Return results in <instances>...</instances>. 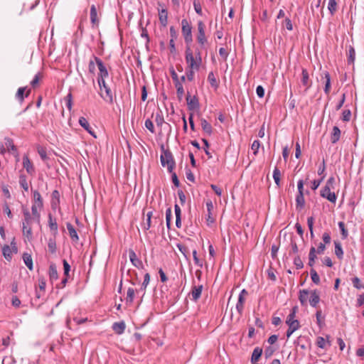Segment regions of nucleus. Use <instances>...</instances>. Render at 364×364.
<instances>
[{"mask_svg":"<svg viewBox=\"0 0 364 364\" xmlns=\"http://www.w3.org/2000/svg\"><path fill=\"white\" fill-rule=\"evenodd\" d=\"M31 93V89L27 90V87H19L16 93V98L21 103L23 102L25 97H28Z\"/></svg>","mask_w":364,"mask_h":364,"instance_id":"nucleus-12","label":"nucleus"},{"mask_svg":"<svg viewBox=\"0 0 364 364\" xmlns=\"http://www.w3.org/2000/svg\"><path fill=\"white\" fill-rule=\"evenodd\" d=\"M294 264L296 266V269H301L304 267L303 262H302L301 259L300 258V257H299V256H296L294 259Z\"/></svg>","mask_w":364,"mask_h":364,"instance_id":"nucleus-58","label":"nucleus"},{"mask_svg":"<svg viewBox=\"0 0 364 364\" xmlns=\"http://www.w3.org/2000/svg\"><path fill=\"white\" fill-rule=\"evenodd\" d=\"M78 122L80 124V126L83 127L90 134L93 136L95 138L97 137L96 135L95 134V132L93 131L92 128L90 127L89 122L85 117H80Z\"/></svg>","mask_w":364,"mask_h":364,"instance_id":"nucleus-16","label":"nucleus"},{"mask_svg":"<svg viewBox=\"0 0 364 364\" xmlns=\"http://www.w3.org/2000/svg\"><path fill=\"white\" fill-rule=\"evenodd\" d=\"M49 276L51 280H56L58 279V271L54 264H50L49 267Z\"/></svg>","mask_w":364,"mask_h":364,"instance_id":"nucleus-43","label":"nucleus"},{"mask_svg":"<svg viewBox=\"0 0 364 364\" xmlns=\"http://www.w3.org/2000/svg\"><path fill=\"white\" fill-rule=\"evenodd\" d=\"M314 223V217L313 216L309 217L307 218V225H308L311 237H314V230H313Z\"/></svg>","mask_w":364,"mask_h":364,"instance_id":"nucleus-50","label":"nucleus"},{"mask_svg":"<svg viewBox=\"0 0 364 364\" xmlns=\"http://www.w3.org/2000/svg\"><path fill=\"white\" fill-rule=\"evenodd\" d=\"M260 146V142L259 140H255L252 144L251 149L254 151V154L256 155L258 152L259 148Z\"/></svg>","mask_w":364,"mask_h":364,"instance_id":"nucleus-61","label":"nucleus"},{"mask_svg":"<svg viewBox=\"0 0 364 364\" xmlns=\"http://www.w3.org/2000/svg\"><path fill=\"white\" fill-rule=\"evenodd\" d=\"M161 154L160 156L161 164L163 167L166 166L169 173H172L176 163L172 153L168 149H165L164 146L161 145Z\"/></svg>","mask_w":364,"mask_h":364,"instance_id":"nucleus-3","label":"nucleus"},{"mask_svg":"<svg viewBox=\"0 0 364 364\" xmlns=\"http://www.w3.org/2000/svg\"><path fill=\"white\" fill-rule=\"evenodd\" d=\"M286 323L289 326H294V328H296V329H299L300 328L299 321L297 319H295L294 313H290L288 315Z\"/></svg>","mask_w":364,"mask_h":364,"instance_id":"nucleus-18","label":"nucleus"},{"mask_svg":"<svg viewBox=\"0 0 364 364\" xmlns=\"http://www.w3.org/2000/svg\"><path fill=\"white\" fill-rule=\"evenodd\" d=\"M144 125H145L146 128L147 129H149L151 133H154L155 132L154 124H153V122H152V121L151 119H147L145 121Z\"/></svg>","mask_w":364,"mask_h":364,"instance_id":"nucleus-59","label":"nucleus"},{"mask_svg":"<svg viewBox=\"0 0 364 364\" xmlns=\"http://www.w3.org/2000/svg\"><path fill=\"white\" fill-rule=\"evenodd\" d=\"M146 216V221L142 225V228L145 230H148L152 225H156L162 221V214L156 210L147 211Z\"/></svg>","mask_w":364,"mask_h":364,"instance_id":"nucleus-4","label":"nucleus"},{"mask_svg":"<svg viewBox=\"0 0 364 364\" xmlns=\"http://www.w3.org/2000/svg\"><path fill=\"white\" fill-rule=\"evenodd\" d=\"M321 197L328 199L331 203H336L337 197L334 192H331L328 187H323L320 191Z\"/></svg>","mask_w":364,"mask_h":364,"instance_id":"nucleus-10","label":"nucleus"},{"mask_svg":"<svg viewBox=\"0 0 364 364\" xmlns=\"http://www.w3.org/2000/svg\"><path fill=\"white\" fill-rule=\"evenodd\" d=\"M355 59V51L353 46H350L348 53V63L353 64Z\"/></svg>","mask_w":364,"mask_h":364,"instance_id":"nucleus-38","label":"nucleus"},{"mask_svg":"<svg viewBox=\"0 0 364 364\" xmlns=\"http://www.w3.org/2000/svg\"><path fill=\"white\" fill-rule=\"evenodd\" d=\"M256 93L259 98H262L264 95V89L262 85H258L256 88Z\"/></svg>","mask_w":364,"mask_h":364,"instance_id":"nucleus-62","label":"nucleus"},{"mask_svg":"<svg viewBox=\"0 0 364 364\" xmlns=\"http://www.w3.org/2000/svg\"><path fill=\"white\" fill-rule=\"evenodd\" d=\"M310 274H311V277L313 282L315 283L316 284H319L320 278H319V276L317 274L316 271L314 269H311L310 270Z\"/></svg>","mask_w":364,"mask_h":364,"instance_id":"nucleus-51","label":"nucleus"},{"mask_svg":"<svg viewBox=\"0 0 364 364\" xmlns=\"http://www.w3.org/2000/svg\"><path fill=\"white\" fill-rule=\"evenodd\" d=\"M38 153L40 155L41 158L43 161H46L48 157H47L46 151L45 149H43V148H38Z\"/></svg>","mask_w":364,"mask_h":364,"instance_id":"nucleus-64","label":"nucleus"},{"mask_svg":"<svg viewBox=\"0 0 364 364\" xmlns=\"http://www.w3.org/2000/svg\"><path fill=\"white\" fill-rule=\"evenodd\" d=\"M66 102V107L70 111L72 109L73 107V96L72 94L70 92L67 95V96L65 98Z\"/></svg>","mask_w":364,"mask_h":364,"instance_id":"nucleus-55","label":"nucleus"},{"mask_svg":"<svg viewBox=\"0 0 364 364\" xmlns=\"http://www.w3.org/2000/svg\"><path fill=\"white\" fill-rule=\"evenodd\" d=\"M341 137V130L337 126H334L331 134V142L336 144L338 142Z\"/></svg>","mask_w":364,"mask_h":364,"instance_id":"nucleus-22","label":"nucleus"},{"mask_svg":"<svg viewBox=\"0 0 364 364\" xmlns=\"http://www.w3.org/2000/svg\"><path fill=\"white\" fill-rule=\"evenodd\" d=\"M202 290H203V285L193 286L192 287V290L191 292V296H192V300H193L195 301H197L200 297Z\"/></svg>","mask_w":364,"mask_h":364,"instance_id":"nucleus-21","label":"nucleus"},{"mask_svg":"<svg viewBox=\"0 0 364 364\" xmlns=\"http://www.w3.org/2000/svg\"><path fill=\"white\" fill-rule=\"evenodd\" d=\"M125 323L123 321L121 322H115L112 325V329L117 333L122 334L124 333L125 330Z\"/></svg>","mask_w":364,"mask_h":364,"instance_id":"nucleus-28","label":"nucleus"},{"mask_svg":"<svg viewBox=\"0 0 364 364\" xmlns=\"http://www.w3.org/2000/svg\"><path fill=\"white\" fill-rule=\"evenodd\" d=\"M351 112L350 109H345L342 112V120L349 122L350 120Z\"/></svg>","mask_w":364,"mask_h":364,"instance_id":"nucleus-57","label":"nucleus"},{"mask_svg":"<svg viewBox=\"0 0 364 364\" xmlns=\"http://www.w3.org/2000/svg\"><path fill=\"white\" fill-rule=\"evenodd\" d=\"M282 27H285L288 31L293 30V24L291 19L288 17L285 18L282 24Z\"/></svg>","mask_w":364,"mask_h":364,"instance_id":"nucleus-52","label":"nucleus"},{"mask_svg":"<svg viewBox=\"0 0 364 364\" xmlns=\"http://www.w3.org/2000/svg\"><path fill=\"white\" fill-rule=\"evenodd\" d=\"M60 203V194L58 191L54 190L50 196V205H59Z\"/></svg>","mask_w":364,"mask_h":364,"instance_id":"nucleus-30","label":"nucleus"},{"mask_svg":"<svg viewBox=\"0 0 364 364\" xmlns=\"http://www.w3.org/2000/svg\"><path fill=\"white\" fill-rule=\"evenodd\" d=\"M198 33L196 36V41L199 44L201 49L205 48L208 44V38L205 35V25L202 21H199L197 23Z\"/></svg>","mask_w":364,"mask_h":364,"instance_id":"nucleus-7","label":"nucleus"},{"mask_svg":"<svg viewBox=\"0 0 364 364\" xmlns=\"http://www.w3.org/2000/svg\"><path fill=\"white\" fill-rule=\"evenodd\" d=\"M90 21L93 26L97 25L99 23L97 19V9L94 4L90 7Z\"/></svg>","mask_w":364,"mask_h":364,"instance_id":"nucleus-26","label":"nucleus"},{"mask_svg":"<svg viewBox=\"0 0 364 364\" xmlns=\"http://www.w3.org/2000/svg\"><path fill=\"white\" fill-rule=\"evenodd\" d=\"M40 206H31V210H29L28 206H23V213L24 216V220L23 221V224L32 225L33 223L39 224L40 223V212L38 208Z\"/></svg>","mask_w":364,"mask_h":364,"instance_id":"nucleus-2","label":"nucleus"},{"mask_svg":"<svg viewBox=\"0 0 364 364\" xmlns=\"http://www.w3.org/2000/svg\"><path fill=\"white\" fill-rule=\"evenodd\" d=\"M23 260L26 264V266L30 269L32 270L33 268V260L31 255L28 253H23Z\"/></svg>","mask_w":364,"mask_h":364,"instance_id":"nucleus-32","label":"nucleus"},{"mask_svg":"<svg viewBox=\"0 0 364 364\" xmlns=\"http://www.w3.org/2000/svg\"><path fill=\"white\" fill-rule=\"evenodd\" d=\"M20 186L26 191H28V184L26 181V177L24 175H21L19 177Z\"/></svg>","mask_w":364,"mask_h":364,"instance_id":"nucleus-47","label":"nucleus"},{"mask_svg":"<svg viewBox=\"0 0 364 364\" xmlns=\"http://www.w3.org/2000/svg\"><path fill=\"white\" fill-rule=\"evenodd\" d=\"M185 59L189 69L197 70L196 62L195 60L194 54L191 49V46L186 47Z\"/></svg>","mask_w":364,"mask_h":364,"instance_id":"nucleus-9","label":"nucleus"},{"mask_svg":"<svg viewBox=\"0 0 364 364\" xmlns=\"http://www.w3.org/2000/svg\"><path fill=\"white\" fill-rule=\"evenodd\" d=\"M335 254L339 259H342L343 256V251L341 247V245L339 242L335 241Z\"/></svg>","mask_w":364,"mask_h":364,"instance_id":"nucleus-39","label":"nucleus"},{"mask_svg":"<svg viewBox=\"0 0 364 364\" xmlns=\"http://www.w3.org/2000/svg\"><path fill=\"white\" fill-rule=\"evenodd\" d=\"M316 343H317L318 347L323 348V349L326 348L327 344L328 346H331L330 341H326L325 338L323 337H321V336L318 337Z\"/></svg>","mask_w":364,"mask_h":364,"instance_id":"nucleus-46","label":"nucleus"},{"mask_svg":"<svg viewBox=\"0 0 364 364\" xmlns=\"http://www.w3.org/2000/svg\"><path fill=\"white\" fill-rule=\"evenodd\" d=\"M352 283L353 287L358 289H364V285H363L360 282V280L358 277H354L352 279Z\"/></svg>","mask_w":364,"mask_h":364,"instance_id":"nucleus-56","label":"nucleus"},{"mask_svg":"<svg viewBox=\"0 0 364 364\" xmlns=\"http://www.w3.org/2000/svg\"><path fill=\"white\" fill-rule=\"evenodd\" d=\"M5 140V145L9 151H12L13 154L16 157V160L18 161V152L17 150L16 146L14 144L13 140L9 137H6L4 139Z\"/></svg>","mask_w":364,"mask_h":364,"instance_id":"nucleus-13","label":"nucleus"},{"mask_svg":"<svg viewBox=\"0 0 364 364\" xmlns=\"http://www.w3.org/2000/svg\"><path fill=\"white\" fill-rule=\"evenodd\" d=\"M175 87L176 88V93H177L178 98L179 100H181L184 94V90H183V87L182 85L181 82L175 83Z\"/></svg>","mask_w":364,"mask_h":364,"instance_id":"nucleus-44","label":"nucleus"},{"mask_svg":"<svg viewBox=\"0 0 364 364\" xmlns=\"http://www.w3.org/2000/svg\"><path fill=\"white\" fill-rule=\"evenodd\" d=\"M42 78V75L41 73H38L33 77V79L31 82V85L35 88L38 85L39 80Z\"/></svg>","mask_w":364,"mask_h":364,"instance_id":"nucleus-53","label":"nucleus"},{"mask_svg":"<svg viewBox=\"0 0 364 364\" xmlns=\"http://www.w3.org/2000/svg\"><path fill=\"white\" fill-rule=\"evenodd\" d=\"M93 58L99 69V73L97 75V82H100V80H105L106 78L109 77V72L106 66L103 63L102 60L100 58L93 55Z\"/></svg>","mask_w":364,"mask_h":364,"instance_id":"nucleus-8","label":"nucleus"},{"mask_svg":"<svg viewBox=\"0 0 364 364\" xmlns=\"http://www.w3.org/2000/svg\"><path fill=\"white\" fill-rule=\"evenodd\" d=\"M245 301V297H242L241 296H238V300L236 304V309L238 311L239 314H242L244 309V303Z\"/></svg>","mask_w":364,"mask_h":364,"instance_id":"nucleus-37","label":"nucleus"},{"mask_svg":"<svg viewBox=\"0 0 364 364\" xmlns=\"http://www.w3.org/2000/svg\"><path fill=\"white\" fill-rule=\"evenodd\" d=\"M301 75V83L306 87V90H307L311 86V82L309 80V75L306 69H302Z\"/></svg>","mask_w":364,"mask_h":364,"instance_id":"nucleus-25","label":"nucleus"},{"mask_svg":"<svg viewBox=\"0 0 364 364\" xmlns=\"http://www.w3.org/2000/svg\"><path fill=\"white\" fill-rule=\"evenodd\" d=\"M309 294L310 291L307 289L299 291V299L302 306H306L307 305Z\"/></svg>","mask_w":364,"mask_h":364,"instance_id":"nucleus-19","label":"nucleus"},{"mask_svg":"<svg viewBox=\"0 0 364 364\" xmlns=\"http://www.w3.org/2000/svg\"><path fill=\"white\" fill-rule=\"evenodd\" d=\"M129 257L132 264L136 268L142 267V262L137 257L136 253L133 250H129Z\"/></svg>","mask_w":364,"mask_h":364,"instance_id":"nucleus-15","label":"nucleus"},{"mask_svg":"<svg viewBox=\"0 0 364 364\" xmlns=\"http://www.w3.org/2000/svg\"><path fill=\"white\" fill-rule=\"evenodd\" d=\"M281 172L277 167H275L273 171V178L277 186H280Z\"/></svg>","mask_w":364,"mask_h":364,"instance_id":"nucleus-45","label":"nucleus"},{"mask_svg":"<svg viewBox=\"0 0 364 364\" xmlns=\"http://www.w3.org/2000/svg\"><path fill=\"white\" fill-rule=\"evenodd\" d=\"M181 33L186 46H191V44L193 42L192 26L186 18H183L181 21Z\"/></svg>","mask_w":364,"mask_h":364,"instance_id":"nucleus-6","label":"nucleus"},{"mask_svg":"<svg viewBox=\"0 0 364 364\" xmlns=\"http://www.w3.org/2000/svg\"><path fill=\"white\" fill-rule=\"evenodd\" d=\"M324 78L326 79L324 92L328 95L331 90V76L328 72L326 71L324 73Z\"/></svg>","mask_w":364,"mask_h":364,"instance_id":"nucleus-35","label":"nucleus"},{"mask_svg":"<svg viewBox=\"0 0 364 364\" xmlns=\"http://www.w3.org/2000/svg\"><path fill=\"white\" fill-rule=\"evenodd\" d=\"M321 180H314L310 182H309V185L312 191V193H314L315 191L320 186V183L321 182Z\"/></svg>","mask_w":364,"mask_h":364,"instance_id":"nucleus-49","label":"nucleus"},{"mask_svg":"<svg viewBox=\"0 0 364 364\" xmlns=\"http://www.w3.org/2000/svg\"><path fill=\"white\" fill-rule=\"evenodd\" d=\"M304 185L309 187V177L305 180L300 179L297 182L298 194L296 197V205H305L308 203H317V200H314L311 197V192L307 188H304Z\"/></svg>","mask_w":364,"mask_h":364,"instance_id":"nucleus-1","label":"nucleus"},{"mask_svg":"<svg viewBox=\"0 0 364 364\" xmlns=\"http://www.w3.org/2000/svg\"><path fill=\"white\" fill-rule=\"evenodd\" d=\"M48 248L51 253H55L56 252V242L55 239H49L48 242Z\"/></svg>","mask_w":364,"mask_h":364,"instance_id":"nucleus-48","label":"nucleus"},{"mask_svg":"<svg viewBox=\"0 0 364 364\" xmlns=\"http://www.w3.org/2000/svg\"><path fill=\"white\" fill-rule=\"evenodd\" d=\"M135 291H136L133 288H132V287L128 288L127 292V297H126L127 303L132 304L133 302L134 299Z\"/></svg>","mask_w":364,"mask_h":364,"instance_id":"nucleus-40","label":"nucleus"},{"mask_svg":"<svg viewBox=\"0 0 364 364\" xmlns=\"http://www.w3.org/2000/svg\"><path fill=\"white\" fill-rule=\"evenodd\" d=\"M23 236L27 237V239L28 240H31L32 239L33 234H32L31 225H28V224L23 225Z\"/></svg>","mask_w":364,"mask_h":364,"instance_id":"nucleus-33","label":"nucleus"},{"mask_svg":"<svg viewBox=\"0 0 364 364\" xmlns=\"http://www.w3.org/2000/svg\"><path fill=\"white\" fill-rule=\"evenodd\" d=\"M170 73H171V77L174 82V84L181 82L178 79L177 73H176V71L174 70V69L173 68L170 69Z\"/></svg>","mask_w":364,"mask_h":364,"instance_id":"nucleus-63","label":"nucleus"},{"mask_svg":"<svg viewBox=\"0 0 364 364\" xmlns=\"http://www.w3.org/2000/svg\"><path fill=\"white\" fill-rule=\"evenodd\" d=\"M186 101L189 110H195L199 109L200 103L196 95H194L193 97H191L188 92L186 97Z\"/></svg>","mask_w":364,"mask_h":364,"instance_id":"nucleus-11","label":"nucleus"},{"mask_svg":"<svg viewBox=\"0 0 364 364\" xmlns=\"http://www.w3.org/2000/svg\"><path fill=\"white\" fill-rule=\"evenodd\" d=\"M23 166L26 168L28 173L33 175L35 173V168L32 162L30 161L27 155L23 157Z\"/></svg>","mask_w":364,"mask_h":364,"instance_id":"nucleus-14","label":"nucleus"},{"mask_svg":"<svg viewBox=\"0 0 364 364\" xmlns=\"http://www.w3.org/2000/svg\"><path fill=\"white\" fill-rule=\"evenodd\" d=\"M150 282V275L149 273H146L144 277V281L141 284V288L139 290H136V292H143V294L145 293L146 288L147 287L149 283Z\"/></svg>","mask_w":364,"mask_h":364,"instance_id":"nucleus-36","label":"nucleus"},{"mask_svg":"<svg viewBox=\"0 0 364 364\" xmlns=\"http://www.w3.org/2000/svg\"><path fill=\"white\" fill-rule=\"evenodd\" d=\"M200 124H201L202 129L205 132H206L209 135H210L212 134L213 127H212L211 124H209L205 119H204V118L200 119Z\"/></svg>","mask_w":364,"mask_h":364,"instance_id":"nucleus-29","label":"nucleus"},{"mask_svg":"<svg viewBox=\"0 0 364 364\" xmlns=\"http://www.w3.org/2000/svg\"><path fill=\"white\" fill-rule=\"evenodd\" d=\"M208 81L210 84L211 87L215 90H217L219 87V82L217 80L216 77L213 72H210L208 75Z\"/></svg>","mask_w":364,"mask_h":364,"instance_id":"nucleus-27","label":"nucleus"},{"mask_svg":"<svg viewBox=\"0 0 364 364\" xmlns=\"http://www.w3.org/2000/svg\"><path fill=\"white\" fill-rule=\"evenodd\" d=\"M328 10L331 16H333L338 10V4L336 0H328Z\"/></svg>","mask_w":364,"mask_h":364,"instance_id":"nucleus-34","label":"nucleus"},{"mask_svg":"<svg viewBox=\"0 0 364 364\" xmlns=\"http://www.w3.org/2000/svg\"><path fill=\"white\" fill-rule=\"evenodd\" d=\"M2 253L5 259L8 261L11 259V250L9 245H4L2 248Z\"/></svg>","mask_w":364,"mask_h":364,"instance_id":"nucleus-42","label":"nucleus"},{"mask_svg":"<svg viewBox=\"0 0 364 364\" xmlns=\"http://www.w3.org/2000/svg\"><path fill=\"white\" fill-rule=\"evenodd\" d=\"M262 351L263 350H262V348H259V347L255 348V349L253 350L252 354L251 362L252 363L257 362L261 357V355L262 354Z\"/></svg>","mask_w":364,"mask_h":364,"instance_id":"nucleus-31","label":"nucleus"},{"mask_svg":"<svg viewBox=\"0 0 364 364\" xmlns=\"http://www.w3.org/2000/svg\"><path fill=\"white\" fill-rule=\"evenodd\" d=\"M48 226L50 230L53 232L54 235L58 233V224L56 219L53 218L50 213L48 214Z\"/></svg>","mask_w":364,"mask_h":364,"instance_id":"nucleus-24","label":"nucleus"},{"mask_svg":"<svg viewBox=\"0 0 364 364\" xmlns=\"http://www.w3.org/2000/svg\"><path fill=\"white\" fill-rule=\"evenodd\" d=\"M66 227H67V229H68V233H69V235H70L71 240L73 242H77L79 240V237H78L77 231H76L75 228L73 227V225L71 223H68L66 224Z\"/></svg>","mask_w":364,"mask_h":364,"instance_id":"nucleus-20","label":"nucleus"},{"mask_svg":"<svg viewBox=\"0 0 364 364\" xmlns=\"http://www.w3.org/2000/svg\"><path fill=\"white\" fill-rule=\"evenodd\" d=\"M193 7H194L196 12L198 15L202 16V14H203L202 7H201V4H200L199 0H193Z\"/></svg>","mask_w":364,"mask_h":364,"instance_id":"nucleus-54","label":"nucleus"},{"mask_svg":"<svg viewBox=\"0 0 364 364\" xmlns=\"http://www.w3.org/2000/svg\"><path fill=\"white\" fill-rule=\"evenodd\" d=\"M33 202L35 204L43 205V200L38 191H33Z\"/></svg>","mask_w":364,"mask_h":364,"instance_id":"nucleus-41","label":"nucleus"},{"mask_svg":"<svg viewBox=\"0 0 364 364\" xmlns=\"http://www.w3.org/2000/svg\"><path fill=\"white\" fill-rule=\"evenodd\" d=\"M309 304L312 307H316L320 301L319 294L316 290L310 291Z\"/></svg>","mask_w":364,"mask_h":364,"instance_id":"nucleus-17","label":"nucleus"},{"mask_svg":"<svg viewBox=\"0 0 364 364\" xmlns=\"http://www.w3.org/2000/svg\"><path fill=\"white\" fill-rule=\"evenodd\" d=\"M159 22L162 26L166 27L168 24V11L163 9L159 12Z\"/></svg>","mask_w":364,"mask_h":364,"instance_id":"nucleus-23","label":"nucleus"},{"mask_svg":"<svg viewBox=\"0 0 364 364\" xmlns=\"http://www.w3.org/2000/svg\"><path fill=\"white\" fill-rule=\"evenodd\" d=\"M100 87V95L107 102L112 104L114 100L113 92L109 85L105 80L97 82Z\"/></svg>","mask_w":364,"mask_h":364,"instance_id":"nucleus-5","label":"nucleus"},{"mask_svg":"<svg viewBox=\"0 0 364 364\" xmlns=\"http://www.w3.org/2000/svg\"><path fill=\"white\" fill-rule=\"evenodd\" d=\"M155 122H156L157 126H161L164 124V117L162 116L161 114L156 113V117H155Z\"/></svg>","mask_w":364,"mask_h":364,"instance_id":"nucleus-60","label":"nucleus"}]
</instances>
